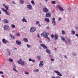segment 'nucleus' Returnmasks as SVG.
I'll return each instance as SVG.
<instances>
[{"instance_id": "obj_1", "label": "nucleus", "mask_w": 78, "mask_h": 78, "mask_svg": "<svg viewBox=\"0 0 78 78\" xmlns=\"http://www.w3.org/2000/svg\"><path fill=\"white\" fill-rule=\"evenodd\" d=\"M36 27H31L30 30V33H33L36 31Z\"/></svg>"}, {"instance_id": "obj_2", "label": "nucleus", "mask_w": 78, "mask_h": 78, "mask_svg": "<svg viewBox=\"0 0 78 78\" xmlns=\"http://www.w3.org/2000/svg\"><path fill=\"white\" fill-rule=\"evenodd\" d=\"M1 9L2 10V11H3V12H5V13L6 14H7V15H10V14H9V12H7L8 11H7V10H6L3 8H1Z\"/></svg>"}, {"instance_id": "obj_3", "label": "nucleus", "mask_w": 78, "mask_h": 78, "mask_svg": "<svg viewBox=\"0 0 78 78\" xmlns=\"http://www.w3.org/2000/svg\"><path fill=\"white\" fill-rule=\"evenodd\" d=\"M3 28L5 31V30H9L10 29L9 28V26L7 25H6L4 26L3 27Z\"/></svg>"}, {"instance_id": "obj_4", "label": "nucleus", "mask_w": 78, "mask_h": 78, "mask_svg": "<svg viewBox=\"0 0 78 78\" xmlns=\"http://www.w3.org/2000/svg\"><path fill=\"white\" fill-rule=\"evenodd\" d=\"M54 72H55V73H57V75L58 76H62V75L60 73L59 71H58L56 70H55Z\"/></svg>"}, {"instance_id": "obj_5", "label": "nucleus", "mask_w": 78, "mask_h": 78, "mask_svg": "<svg viewBox=\"0 0 78 78\" xmlns=\"http://www.w3.org/2000/svg\"><path fill=\"white\" fill-rule=\"evenodd\" d=\"M58 35L56 34H55L54 35V40L55 41H58Z\"/></svg>"}, {"instance_id": "obj_6", "label": "nucleus", "mask_w": 78, "mask_h": 78, "mask_svg": "<svg viewBox=\"0 0 78 78\" xmlns=\"http://www.w3.org/2000/svg\"><path fill=\"white\" fill-rule=\"evenodd\" d=\"M40 45L44 49H46V48H47V47L46 46L45 44H41Z\"/></svg>"}, {"instance_id": "obj_7", "label": "nucleus", "mask_w": 78, "mask_h": 78, "mask_svg": "<svg viewBox=\"0 0 78 78\" xmlns=\"http://www.w3.org/2000/svg\"><path fill=\"white\" fill-rule=\"evenodd\" d=\"M17 62L19 64H21V65H22V66H24V65H25V62L23 61L21 62H19V61H18Z\"/></svg>"}, {"instance_id": "obj_8", "label": "nucleus", "mask_w": 78, "mask_h": 78, "mask_svg": "<svg viewBox=\"0 0 78 78\" xmlns=\"http://www.w3.org/2000/svg\"><path fill=\"white\" fill-rule=\"evenodd\" d=\"M43 66H44V62L43 61H41L40 62L39 65V67H42Z\"/></svg>"}, {"instance_id": "obj_9", "label": "nucleus", "mask_w": 78, "mask_h": 78, "mask_svg": "<svg viewBox=\"0 0 78 78\" xmlns=\"http://www.w3.org/2000/svg\"><path fill=\"white\" fill-rule=\"evenodd\" d=\"M2 22L4 23H8L9 22V21L8 20H2Z\"/></svg>"}, {"instance_id": "obj_10", "label": "nucleus", "mask_w": 78, "mask_h": 78, "mask_svg": "<svg viewBox=\"0 0 78 78\" xmlns=\"http://www.w3.org/2000/svg\"><path fill=\"white\" fill-rule=\"evenodd\" d=\"M43 10L44 12H48V9L46 8H43Z\"/></svg>"}, {"instance_id": "obj_11", "label": "nucleus", "mask_w": 78, "mask_h": 78, "mask_svg": "<svg viewBox=\"0 0 78 78\" xmlns=\"http://www.w3.org/2000/svg\"><path fill=\"white\" fill-rule=\"evenodd\" d=\"M27 8L29 9H32V6L30 5H27Z\"/></svg>"}, {"instance_id": "obj_12", "label": "nucleus", "mask_w": 78, "mask_h": 78, "mask_svg": "<svg viewBox=\"0 0 78 78\" xmlns=\"http://www.w3.org/2000/svg\"><path fill=\"white\" fill-rule=\"evenodd\" d=\"M51 16V14L50 13H47L46 14L45 17H50Z\"/></svg>"}, {"instance_id": "obj_13", "label": "nucleus", "mask_w": 78, "mask_h": 78, "mask_svg": "<svg viewBox=\"0 0 78 78\" xmlns=\"http://www.w3.org/2000/svg\"><path fill=\"white\" fill-rule=\"evenodd\" d=\"M16 44L18 45H21V42L18 40H17L16 41Z\"/></svg>"}, {"instance_id": "obj_14", "label": "nucleus", "mask_w": 78, "mask_h": 78, "mask_svg": "<svg viewBox=\"0 0 78 78\" xmlns=\"http://www.w3.org/2000/svg\"><path fill=\"white\" fill-rule=\"evenodd\" d=\"M45 33H46V32L44 31L41 33V37H44H44H45Z\"/></svg>"}, {"instance_id": "obj_15", "label": "nucleus", "mask_w": 78, "mask_h": 78, "mask_svg": "<svg viewBox=\"0 0 78 78\" xmlns=\"http://www.w3.org/2000/svg\"><path fill=\"white\" fill-rule=\"evenodd\" d=\"M2 42L4 44H6V43H8V41L7 40H5V39H4L2 40Z\"/></svg>"}, {"instance_id": "obj_16", "label": "nucleus", "mask_w": 78, "mask_h": 78, "mask_svg": "<svg viewBox=\"0 0 78 78\" xmlns=\"http://www.w3.org/2000/svg\"><path fill=\"white\" fill-rule=\"evenodd\" d=\"M7 51L8 53V55L9 56H11V51H10L9 50L7 49Z\"/></svg>"}, {"instance_id": "obj_17", "label": "nucleus", "mask_w": 78, "mask_h": 78, "mask_svg": "<svg viewBox=\"0 0 78 78\" xmlns=\"http://www.w3.org/2000/svg\"><path fill=\"white\" fill-rule=\"evenodd\" d=\"M46 51V52L48 53V54H49V55L51 54V51L48 49H47Z\"/></svg>"}, {"instance_id": "obj_18", "label": "nucleus", "mask_w": 78, "mask_h": 78, "mask_svg": "<svg viewBox=\"0 0 78 78\" xmlns=\"http://www.w3.org/2000/svg\"><path fill=\"white\" fill-rule=\"evenodd\" d=\"M23 41H24L25 42H28V39L26 38H23Z\"/></svg>"}, {"instance_id": "obj_19", "label": "nucleus", "mask_w": 78, "mask_h": 78, "mask_svg": "<svg viewBox=\"0 0 78 78\" xmlns=\"http://www.w3.org/2000/svg\"><path fill=\"white\" fill-rule=\"evenodd\" d=\"M44 20L45 21H46V22H50V20L49 19L47 18H44Z\"/></svg>"}, {"instance_id": "obj_20", "label": "nucleus", "mask_w": 78, "mask_h": 78, "mask_svg": "<svg viewBox=\"0 0 78 78\" xmlns=\"http://www.w3.org/2000/svg\"><path fill=\"white\" fill-rule=\"evenodd\" d=\"M10 36L11 39H15V37L12 35L11 34H10Z\"/></svg>"}, {"instance_id": "obj_21", "label": "nucleus", "mask_w": 78, "mask_h": 78, "mask_svg": "<svg viewBox=\"0 0 78 78\" xmlns=\"http://www.w3.org/2000/svg\"><path fill=\"white\" fill-rule=\"evenodd\" d=\"M66 39H67V40L68 42V43H70V42H71V41H70V39H69L68 38V37H66Z\"/></svg>"}, {"instance_id": "obj_22", "label": "nucleus", "mask_w": 78, "mask_h": 78, "mask_svg": "<svg viewBox=\"0 0 78 78\" xmlns=\"http://www.w3.org/2000/svg\"><path fill=\"white\" fill-rule=\"evenodd\" d=\"M72 54L73 56H76L77 55V54L75 52H72Z\"/></svg>"}, {"instance_id": "obj_23", "label": "nucleus", "mask_w": 78, "mask_h": 78, "mask_svg": "<svg viewBox=\"0 0 78 78\" xmlns=\"http://www.w3.org/2000/svg\"><path fill=\"white\" fill-rule=\"evenodd\" d=\"M20 4H23L24 3V1L23 0H20Z\"/></svg>"}, {"instance_id": "obj_24", "label": "nucleus", "mask_w": 78, "mask_h": 78, "mask_svg": "<svg viewBox=\"0 0 78 78\" xmlns=\"http://www.w3.org/2000/svg\"><path fill=\"white\" fill-rule=\"evenodd\" d=\"M52 23L53 25L55 26V25H56V22L55 21H53L52 22Z\"/></svg>"}, {"instance_id": "obj_25", "label": "nucleus", "mask_w": 78, "mask_h": 78, "mask_svg": "<svg viewBox=\"0 0 78 78\" xmlns=\"http://www.w3.org/2000/svg\"><path fill=\"white\" fill-rule=\"evenodd\" d=\"M37 58L39 59V60H40L41 59V56L40 55H37Z\"/></svg>"}, {"instance_id": "obj_26", "label": "nucleus", "mask_w": 78, "mask_h": 78, "mask_svg": "<svg viewBox=\"0 0 78 78\" xmlns=\"http://www.w3.org/2000/svg\"><path fill=\"white\" fill-rule=\"evenodd\" d=\"M45 36H44V37L45 38V37H48V36L49 35V34H48V33H45Z\"/></svg>"}, {"instance_id": "obj_27", "label": "nucleus", "mask_w": 78, "mask_h": 78, "mask_svg": "<svg viewBox=\"0 0 78 78\" xmlns=\"http://www.w3.org/2000/svg\"><path fill=\"white\" fill-rule=\"evenodd\" d=\"M33 71L34 72H38L39 71V70L38 69H34Z\"/></svg>"}, {"instance_id": "obj_28", "label": "nucleus", "mask_w": 78, "mask_h": 78, "mask_svg": "<svg viewBox=\"0 0 78 78\" xmlns=\"http://www.w3.org/2000/svg\"><path fill=\"white\" fill-rule=\"evenodd\" d=\"M9 61L10 62H13V60L12 58H9Z\"/></svg>"}, {"instance_id": "obj_29", "label": "nucleus", "mask_w": 78, "mask_h": 78, "mask_svg": "<svg viewBox=\"0 0 78 78\" xmlns=\"http://www.w3.org/2000/svg\"><path fill=\"white\" fill-rule=\"evenodd\" d=\"M62 41H63V42H64L65 41V42L66 43H67V41L65 40V38H62L61 39Z\"/></svg>"}, {"instance_id": "obj_30", "label": "nucleus", "mask_w": 78, "mask_h": 78, "mask_svg": "<svg viewBox=\"0 0 78 78\" xmlns=\"http://www.w3.org/2000/svg\"><path fill=\"white\" fill-rule=\"evenodd\" d=\"M22 21L23 22H27V20H26V19H25V18L23 19L22 20Z\"/></svg>"}, {"instance_id": "obj_31", "label": "nucleus", "mask_w": 78, "mask_h": 78, "mask_svg": "<svg viewBox=\"0 0 78 78\" xmlns=\"http://www.w3.org/2000/svg\"><path fill=\"white\" fill-rule=\"evenodd\" d=\"M59 9L61 11H64V9L62 7H61Z\"/></svg>"}, {"instance_id": "obj_32", "label": "nucleus", "mask_w": 78, "mask_h": 78, "mask_svg": "<svg viewBox=\"0 0 78 78\" xmlns=\"http://www.w3.org/2000/svg\"><path fill=\"white\" fill-rule=\"evenodd\" d=\"M75 31L72 30L71 31V34H75Z\"/></svg>"}, {"instance_id": "obj_33", "label": "nucleus", "mask_w": 78, "mask_h": 78, "mask_svg": "<svg viewBox=\"0 0 78 78\" xmlns=\"http://www.w3.org/2000/svg\"><path fill=\"white\" fill-rule=\"evenodd\" d=\"M13 70H14V71H15V72H16L17 73L18 72V71L17 70H16V69H15V68H13Z\"/></svg>"}, {"instance_id": "obj_34", "label": "nucleus", "mask_w": 78, "mask_h": 78, "mask_svg": "<svg viewBox=\"0 0 78 78\" xmlns=\"http://www.w3.org/2000/svg\"><path fill=\"white\" fill-rule=\"evenodd\" d=\"M27 45L28 48H30V47H31V46L28 44H27Z\"/></svg>"}, {"instance_id": "obj_35", "label": "nucleus", "mask_w": 78, "mask_h": 78, "mask_svg": "<svg viewBox=\"0 0 78 78\" xmlns=\"http://www.w3.org/2000/svg\"><path fill=\"white\" fill-rule=\"evenodd\" d=\"M56 7L57 8H58V9H59L60 8L61 6H60L59 5H57L56 6Z\"/></svg>"}, {"instance_id": "obj_36", "label": "nucleus", "mask_w": 78, "mask_h": 78, "mask_svg": "<svg viewBox=\"0 0 78 78\" xmlns=\"http://www.w3.org/2000/svg\"><path fill=\"white\" fill-rule=\"evenodd\" d=\"M31 3L32 5H35V4L34 3V1H31Z\"/></svg>"}, {"instance_id": "obj_37", "label": "nucleus", "mask_w": 78, "mask_h": 78, "mask_svg": "<svg viewBox=\"0 0 78 78\" xmlns=\"http://www.w3.org/2000/svg\"><path fill=\"white\" fill-rule=\"evenodd\" d=\"M12 26L13 28H14L16 27V26L14 24H12Z\"/></svg>"}, {"instance_id": "obj_38", "label": "nucleus", "mask_w": 78, "mask_h": 78, "mask_svg": "<svg viewBox=\"0 0 78 78\" xmlns=\"http://www.w3.org/2000/svg\"><path fill=\"white\" fill-rule=\"evenodd\" d=\"M45 38H46L47 39H48L49 40V41H50V39L48 37H45Z\"/></svg>"}, {"instance_id": "obj_39", "label": "nucleus", "mask_w": 78, "mask_h": 78, "mask_svg": "<svg viewBox=\"0 0 78 78\" xmlns=\"http://www.w3.org/2000/svg\"><path fill=\"white\" fill-rule=\"evenodd\" d=\"M24 73L26 75H28V74H29V73H28V72L25 71Z\"/></svg>"}, {"instance_id": "obj_40", "label": "nucleus", "mask_w": 78, "mask_h": 78, "mask_svg": "<svg viewBox=\"0 0 78 78\" xmlns=\"http://www.w3.org/2000/svg\"><path fill=\"white\" fill-rule=\"evenodd\" d=\"M52 4H56V2L55 1H52L51 2Z\"/></svg>"}, {"instance_id": "obj_41", "label": "nucleus", "mask_w": 78, "mask_h": 78, "mask_svg": "<svg viewBox=\"0 0 78 78\" xmlns=\"http://www.w3.org/2000/svg\"><path fill=\"white\" fill-rule=\"evenodd\" d=\"M36 23L37 25H38V24H39L40 23L38 21H36Z\"/></svg>"}, {"instance_id": "obj_42", "label": "nucleus", "mask_w": 78, "mask_h": 78, "mask_svg": "<svg viewBox=\"0 0 78 78\" xmlns=\"http://www.w3.org/2000/svg\"><path fill=\"white\" fill-rule=\"evenodd\" d=\"M51 37L52 38V39H54V35L52 34L51 35Z\"/></svg>"}, {"instance_id": "obj_43", "label": "nucleus", "mask_w": 78, "mask_h": 78, "mask_svg": "<svg viewBox=\"0 0 78 78\" xmlns=\"http://www.w3.org/2000/svg\"><path fill=\"white\" fill-rule=\"evenodd\" d=\"M5 8L6 9V10H8V7H7V6H5Z\"/></svg>"}, {"instance_id": "obj_44", "label": "nucleus", "mask_w": 78, "mask_h": 78, "mask_svg": "<svg viewBox=\"0 0 78 78\" xmlns=\"http://www.w3.org/2000/svg\"><path fill=\"white\" fill-rule=\"evenodd\" d=\"M65 33V31L64 30H62V34H64Z\"/></svg>"}, {"instance_id": "obj_45", "label": "nucleus", "mask_w": 78, "mask_h": 78, "mask_svg": "<svg viewBox=\"0 0 78 78\" xmlns=\"http://www.w3.org/2000/svg\"><path fill=\"white\" fill-rule=\"evenodd\" d=\"M64 57L65 59H68V58H67V56L65 55Z\"/></svg>"}, {"instance_id": "obj_46", "label": "nucleus", "mask_w": 78, "mask_h": 78, "mask_svg": "<svg viewBox=\"0 0 78 78\" xmlns=\"http://www.w3.org/2000/svg\"><path fill=\"white\" fill-rule=\"evenodd\" d=\"M37 36L39 38V37H40V36H39V34H37Z\"/></svg>"}, {"instance_id": "obj_47", "label": "nucleus", "mask_w": 78, "mask_h": 78, "mask_svg": "<svg viewBox=\"0 0 78 78\" xmlns=\"http://www.w3.org/2000/svg\"><path fill=\"white\" fill-rule=\"evenodd\" d=\"M68 11H72V10L71 9H69V8H68Z\"/></svg>"}, {"instance_id": "obj_48", "label": "nucleus", "mask_w": 78, "mask_h": 78, "mask_svg": "<svg viewBox=\"0 0 78 78\" xmlns=\"http://www.w3.org/2000/svg\"><path fill=\"white\" fill-rule=\"evenodd\" d=\"M12 3H13L14 4V5H16V2H15L14 1H12Z\"/></svg>"}, {"instance_id": "obj_49", "label": "nucleus", "mask_w": 78, "mask_h": 78, "mask_svg": "<svg viewBox=\"0 0 78 78\" xmlns=\"http://www.w3.org/2000/svg\"><path fill=\"white\" fill-rule=\"evenodd\" d=\"M32 61L33 62H35V60H34L32 59Z\"/></svg>"}, {"instance_id": "obj_50", "label": "nucleus", "mask_w": 78, "mask_h": 78, "mask_svg": "<svg viewBox=\"0 0 78 78\" xmlns=\"http://www.w3.org/2000/svg\"><path fill=\"white\" fill-rule=\"evenodd\" d=\"M29 61L30 62L32 61V59H31V58H29Z\"/></svg>"}, {"instance_id": "obj_51", "label": "nucleus", "mask_w": 78, "mask_h": 78, "mask_svg": "<svg viewBox=\"0 0 78 78\" xmlns=\"http://www.w3.org/2000/svg\"><path fill=\"white\" fill-rule=\"evenodd\" d=\"M55 78H61V77L59 76H57L55 77Z\"/></svg>"}, {"instance_id": "obj_52", "label": "nucleus", "mask_w": 78, "mask_h": 78, "mask_svg": "<svg viewBox=\"0 0 78 78\" xmlns=\"http://www.w3.org/2000/svg\"><path fill=\"white\" fill-rule=\"evenodd\" d=\"M3 72L2 71H0V74H3Z\"/></svg>"}, {"instance_id": "obj_53", "label": "nucleus", "mask_w": 78, "mask_h": 78, "mask_svg": "<svg viewBox=\"0 0 78 78\" xmlns=\"http://www.w3.org/2000/svg\"><path fill=\"white\" fill-rule=\"evenodd\" d=\"M17 36H20V34L19 33L17 34Z\"/></svg>"}, {"instance_id": "obj_54", "label": "nucleus", "mask_w": 78, "mask_h": 78, "mask_svg": "<svg viewBox=\"0 0 78 78\" xmlns=\"http://www.w3.org/2000/svg\"><path fill=\"white\" fill-rule=\"evenodd\" d=\"M46 29H48V30H49L50 28L48 27H47L46 28Z\"/></svg>"}, {"instance_id": "obj_55", "label": "nucleus", "mask_w": 78, "mask_h": 78, "mask_svg": "<svg viewBox=\"0 0 78 78\" xmlns=\"http://www.w3.org/2000/svg\"><path fill=\"white\" fill-rule=\"evenodd\" d=\"M52 20H53V21H55V18L54 17L53 18Z\"/></svg>"}, {"instance_id": "obj_56", "label": "nucleus", "mask_w": 78, "mask_h": 78, "mask_svg": "<svg viewBox=\"0 0 78 78\" xmlns=\"http://www.w3.org/2000/svg\"><path fill=\"white\" fill-rule=\"evenodd\" d=\"M14 49H13V50H17V48H13Z\"/></svg>"}, {"instance_id": "obj_57", "label": "nucleus", "mask_w": 78, "mask_h": 78, "mask_svg": "<svg viewBox=\"0 0 78 78\" xmlns=\"http://www.w3.org/2000/svg\"><path fill=\"white\" fill-rule=\"evenodd\" d=\"M2 5L4 6V7H5V6H6V5H5V4H2Z\"/></svg>"}, {"instance_id": "obj_58", "label": "nucleus", "mask_w": 78, "mask_h": 78, "mask_svg": "<svg viewBox=\"0 0 78 78\" xmlns=\"http://www.w3.org/2000/svg\"><path fill=\"white\" fill-rule=\"evenodd\" d=\"M22 59H20V61H19V62H21V61H22Z\"/></svg>"}, {"instance_id": "obj_59", "label": "nucleus", "mask_w": 78, "mask_h": 78, "mask_svg": "<svg viewBox=\"0 0 78 78\" xmlns=\"http://www.w3.org/2000/svg\"><path fill=\"white\" fill-rule=\"evenodd\" d=\"M39 43H40L41 44L42 43V41H39Z\"/></svg>"}, {"instance_id": "obj_60", "label": "nucleus", "mask_w": 78, "mask_h": 78, "mask_svg": "<svg viewBox=\"0 0 78 78\" xmlns=\"http://www.w3.org/2000/svg\"><path fill=\"white\" fill-rule=\"evenodd\" d=\"M75 29H77V28H78V27H77V26H76V27H75Z\"/></svg>"}, {"instance_id": "obj_61", "label": "nucleus", "mask_w": 78, "mask_h": 78, "mask_svg": "<svg viewBox=\"0 0 78 78\" xmlns=\"http://www.w3.org/2000/svg\"><path fill=\"white\" fill-rule=\"evenodd\" d=\"M1 77H2V78H4L5 77V76L3 75H1Z\"/></svg>"}, {"instance_id": "obj_62", "label": "nucleus", "mask_w": 78, "mask_h": 78, "mask_svg": "<svg viewBox=\"0 0 78 78\" xmlns=\"http://www.w3.org/2000/svg\"><path fill=\"white\" fill-rule=\"evenodd\" d=\"M51 78H56V77H55L54 76H52L51 77Z\"/></svg>"}, {"instance_id": "obj_63", "label": "nucleus", "mask_w": 78, "mask_h": 78, "mask_svg": "<svg viewBox=\"0 0 78 78\" xmlns=\"http://www.w3.org/2000/svg\"><path fill=\"white\" fill-rule=\"evenodd\" d=\"M76 36L78 37V34H76Z\"/></svg>"}, {"instance_id": "obj_64", "label": "nucleus", "mask_w": 78, "mask_h": 78, "mask_svg": "<svg viewBox=\"0 0 78 78\" xmlns=\"http://www.w3.org/2000/svg\"><path fill=\"white\" fill-rule=\"evenodd\" d=\"M61 19H62L61 18H59L58 19V20H60V21L61 20Z\"/></svg>"}]
</instances>
